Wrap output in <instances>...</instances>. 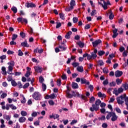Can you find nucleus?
I'll return each instance as SVG.
<instances>
[{"mask_svg":"<svg viewBox=\"0 0 128 128\" xmlns=\"http://www.w3.org/2000/svg\"><path fill=\"white\" fill-rule=\"evenodd\" d=\"M1 70H2L1 72L3 74V76H6L8 72H6V67L2 66L1 68Z\"/></svg>","mask_w":128,"mask_h":128,"instance_id":"nucleus-14","label":"nucleus"},{"mask_svg":"<svg viewBox=\"0 0 128 128\" xmlns=\"http://www.w3.org/2000/svg\"><path fill=\"white\" fill-rule=\"evenodd\" d=\"M122 80L120 79V78H117L116 80V84L119 85L120 84H122Z\"/></svg>","mask_w":128,"mask_h":128,"instance_id":"nucleus-41","label":"nucleus"},{"mask_svg":"<svg viewBox=\"0 0 128 128\" xmlns=\"http://www.w3.org/2000/svg\"><path fill=\"white\" fill-rule=\"evenodd\" d=\"M20 36H21V38H26V33L21 32H20Z\"/></svg>","mask_w":128,"mask_h":128,"instance_id":"nucleus-46","label":"nucleus"},{"mask_svg":"<svg viewBox=\"0 0 128 128\" xmlns=\"http://www.w3.org/2000/svg\"><path fill=\"white\" fill-rule=\"evenodd\" d=\"M34 124L36 126H40V121L37 120L34 122Z\"/></svg>","mask_w":128,"mask_h":128,"instance_id":"nucleus-64","label":"nucleus"},{"mask_svg":"<svg viewBox=\"0 0 128 128\" xmlns=\"http://www.w3.org/2000/svg\"><path fill=\"white\" fill-rule=\"evenodd\" d=\"M48 104L50 106H54V100H50L48 101Z\"/></svg>","mask_w":128,"mask_h":128,"instance_id":"nucleus-59","label":"nucleus"},{"mask_svg":"<svg viewBox=\"0 0 128 128\" xmlns=\"http://www.w3.org/2000/svg\"><path fill=\"white\" fill-rule=\"evenodd\" d=\"M96 14V10H93L91 12V16H92Z\"/></svg>","mask_w":128,"mask_h":128,"instance_id":"nucleus-60","label":"nucleus"},{"mask_svg":"<svg viewBox=\"0 0 128 128\" xmlns=\"http://www.w3.org/2000/svg\"><path fill=\"white\" fill-rule=\"evenodd\" d=\"M102 128H108V124H106V123H103L102 124Z\"/></svg>","mask_w":128,"mask_h":128,"instance_id":"nucleus-63","label":"nucleus"},{"mask_svg":"<svg viewBox=\"0 0 128 128\" xmlns=\"http://www.w3.org/2000/svg\"><path fill=\"white\" fill-rule=\"evenodd\" d=\"M8 64H9V66H12V68H14V62L12 61L10 62H8Z\"/></svg>","mask_w":128,"mask_h":128,"instance_id":"nucleus-42","label":"nucleus"},{"mask_svg":"<svg viewBox=\"0 0 128 128\" xmlns=\"http://www.w3.org/2000/svg\"><path fill=\"white\" fill-rule=\"evenodd\" d=\"M3 118L5 120H10V115H4Z\"/></svg>","mask_w":128,"mask_h":128,"instance_id":"nucleus-28","label":"nucleus"},{"mask_svg":"<svg viewBox=\"0 0 128 128\" xmlns=\"http://www.w3.org/2000/svg\"><path fill=\"white\" fill-rule=\"evenodd\" d=\"M88 88H90V92H92L93 90H94V86L92 85V84H90L89 86H88Z\"/></svg>","mask_w":128,"mask_h":128,"instance_id":"nucleus-53","label":"nucleus"},{"mask_svg":"<svg viewBox=\"0 0 128 128\" xmlns=\"http://www.w3.org/2000/svg\"><path fill=\"white\" fill-rule=\"evenodd\" d=\"M78 18L76 17L73 18V22L74 24H76V22H78Z\"/></svg>","mask_w":128,"mask_h":128,"instance_id":"nucleus-51","label":"nucleus"},{"mask_svg":"<svg viewBox=\"0 0 128 128\" xmlns=\"http://www.w3.org/2000/svg\"><path fill=\"white\" fill-rule=\"evenodd\" d=\"M122 71H120L118 70L115 72V76L116 78H120L122 76Z\"/></svg>","mask_w":128,"mask_h":128,"instance_id":"nucleus-13","label":"nucleus"},{"mask_svg":"<svg viewBox=\"0 0 128 128\" xmlns=\"http://www.w3.org/2000/svg\"><path fill=\"white\" fill-rule=\"evenodd\" d=\"M18 38V34H13L12 36V40H16Z\"/></svg>","mask_w":128,"mask_h":128,"instance_id":"nucleus-38","label":"nucleus"},{"mask_svg":"<svg viewBox=\"0 0 128 128\" xmlns=\"http://www.w3.org/2000/svg\"><path fill=\"white\" fill-rule=\"evenodd\" d=\"M38 80L39 82H40V84H44V79L42 76H40Z\"/></svg>","mask_w":128,"mask_h":128,"instance_id":"nucleus-31","label":"nucleus"},{"mask_svg":"<svg viewBox=\"0 0 128 128\" xmlns=\"http://www.w3.org/2000/svg\"><path fill=\"white\" fill-rule=\"evenodd\" d=\"M10 108L12 110H16V106H14V104H6V110H10Z\"/></svg>","mask_w":128,"mask_h":128,"instance_id":"nucleus-6","label":"nucleus"},{"mask_svg":"<svg viewBox=\"0 0 128 128\" xmlns=\"http://www.w3.org/2000/svg\"><path fill=\"white\" fill-rule=\"evenodd\" d=\"M77 44L78 45V46H80V48H84V43L80 41L78 42Z\"/></svg>","mask_w":128,"mask_h":128,"instance_id":"nucleus-21","label":"nucleus"},{"mask_svg":"<svg viewBox=\"0 0 128 128\" xmlns=\"http://www.w3.org/2000/svg\"><path fill=\"white\" fill-rule=\"evenodd\" d=\"M125 104L126 106V110H128V97L125 98Z\"/></svg>","mask_w":128,"mask_h":128,"instance_id":"nucleus-47","label":"nucleus"},{"mask_svg":"<svg viewBox=\"0 0 128 128\" xmlns=\"http://www.w3.org/2000/svg\"><path fill=\"white\" fill-rule=\"evenodd\" d=\"M104 54H106V52H104V51L100 50V51L98 52V55L100 56H104Z\"/></svg>","mask_w":128,"mask_h":128,"instance_id":"nucleus-32","label":"nucleus"},{"mask_svg":"<svg viewBox=\"0 0 128 128\" xmlns=\"http://www.w3.org/2000/svg\"><path fill=\"white\" fill-rule=\"evenodd\" d=\"M17 20L18 22H21L22 24H24V22L26 24H28V20L26 18H18Z\"/></svg>","mask_w":128,"mask_h":128,"instance_id":"nucleus-7","label":"nucleus"},{"mask_svg":"<svg viewBox=\"0 0 128 128\" xmlns=\"http://www.w3.org/2000/svg\"><path fill=\"white\" fill-rule=\"evenodd\" d=\"M80 82L81 84H90V82L88 81L86 79L84 78H80Z\"/></svg>","mask_w":128,"mask_h":128,"instance_id":"nucleus-12","label":"nucleus"},{"mask_svg":"<svg viewBox=\"0 0 128 128\" xmlns=\"http://www.w3.org/2000/svg\"><path fill=\"white\" fill-rule=\"evenodd\" d=\"M56 28H58L62 26V23L60 22H56Z\"/></svg>","mask_w":128,"mask_h":128,"instance_id":"nucleus-58","label":"nucleus"},{"mask_svg":"<svg viewBox=\"0 0 128 128\" xmlns=\"http://www.w3.org/2000/svg\"><path fill=\"white\" fill-rule=\"evenodd\" d=\"M89 28H90V24H87L84 26L85 30H89Z\"/></svg>","mask_w":128,"mask_h":128,"instance_id":"nucleus-54","label":"nucleus"},{"mask_svg":"<svg viewBox=\"0 0 128 128\" xmlns=\"http://www.w3.org/2000/svg\"><path fill=\"white\" fill-rule=\"evenodd\" d=\"M40 96H42L40 93L38 92H35L32 95V98H33L35 100H40Z\"/></svg>","mask_w":128,"mask_h":128,"instance_id":"nucleus-4","label":"nucleus"},{"mask_svg":"<svg viewBox=\"0 0 128 128\" xmlns=\"http://www.w3.org/2000/svg\"><path fill=\"white\" fill-rule=\"evenodd\" d=\"M20 46H24V48H30V45L28 44V42L26 41L22 42Z\"/></svg>","mask_w":128,"mask_h":128,"instance_id":"nucleus-16","label":"nucleus"},{"mask_svg":"<svg viewBox=\"0 0 128 128\" xmlns=\"http://www.w3.org/2000/svg\"><path fill=\"white\" fill-rule=\"evenodd\" d=\"M59 48H60L61 52H64V50H66V48H66L64 46H59Z\"/></svg>","mask_w":128,"mask_h":128,"instance_id":"nucleus-29","label":"nucleus"},{"mask_svg":"<svg viewBox=\"0 0 128 128\" xmlns=\"http://www.w3.org/2000/svg\"><path fill=\"white\" fill-rule=\"evenodd\" d=\"M122 92H124V89L122 88H118V90H116V89L115 88L113 91V94L116 96H118L119 94H122Z\"/></svg>","mask_w":128,"mask_h":128,"instance_id":"nucleus-5","label":"nucleus"},{"mask_svg":"<svg viewBox=\"0 0 128 128\" xmlns=\"http://www.w3.org/2000/svg\"><path fill=\"white\" fill-rule=\"evenodd\" d=\"M98 98H106V94H102V92H100L98 94Z\"/></svg>","mask_w":128,"mask_h":128,"instance_id":"nucleus-23","label":"nucleus"},{"mask_svg":"<svg viewBox=\"0 0 128 128\" xmlns=\"http://www.w3.org/2000/svg\"><path fill=\"white\" fill-rule=\"evenodd\" d=\"M17 86H18L19 88H22V84L20 82H18Z\"/></svg>","mask_w":128,"mask_h":128,"instance_id":"nucleus-56","label":"nucleus"},{"mask_svg":"<svg viewBox=\"0 0 128 128\" xmlns=\"http://www.w3.org/2000/svg\"><path fill=\"white\" fill-rule=\"evenodd\" d=\"M72 88H74V90H76L77 88H78V83L72 82Z\"/></svg>","mask_w":128,"mask_h":128,"instance_id":"nucleus-15","label":"nucleus"},{"mask_svg":"<svg viewBox=\"0 0 128 128\" xmlns=\"http://www.w3.org/2000/svg\"><path fill=\"white\" fill-rule=\"evenodd\" d=\"M34 70L36 72H40L42 74V68L38 66H35L34 67Z\"/></svg>","mask_w":128,"mask_h":128,"instance_id":"nucleus-11","label":"nucleus"},{"mask_svg":"<svg viewBox=\"0 0 128 128\" xmlns=\"http://www.w3.org/2000/svg\"><path fill=\"white\" fill-rule=\"evenodd\" d=\"M48 102V101L45 100L44 102H40V104L42 106V108H44V106H46V104Z\"/></svg>","mask_w":128,"mask_h":128,"instance_id":"nucleus-30","label":"nucleus"},{"mask_svg":"<svg viewBox=\"0 0 128 128\" xmlns=\"http://www.w3.org/2000/svg\"><path fill=\"white\" fill-rule=\"evenodd\" d=\"M128 51H124L122 53V56L126 58V56H128Z\"/></svg>","mask_w":128,"mask_h":128,"instance_id":"nucleus-61","label":"nucleus"},{"mask_svg":"<svg viewBox=\"0 0 128 128\" xmlns=\"http://www.w3.org/2000/svg\"><path fill=\"white\" fill-rule=\"evenodd\" d=\"M11 84L12 86H18V83H16V82L15 80H12V82H11Z\"/></svg>","mask_w":128,"mask_h":128,"instance_id":"nucleus-45","label":"nucleus"},{"mask_svg":"<svg viewBox=\"0 0 128 128\" xmlns=\"http://www.w3.org/2000/svg\"><path fill=\"white\" fill-rule=\"evenodd\" d=\"M115 110L118 114H122V110L120 108H118V107L116 108Z\"/></svg>","mask_w":128,"mask_h":128,"instance_id":"nucleus-52","label":"nucleus"},{"mask_svg":"<svg viewBox=\"0 0 128 128\" xmlns=\"http://www.w3.org/2000/svg\"><path fill=\"white\" fill-rule=\"evenodd\" d=\"M98 64L100 66H102L104 64V61L102 60H99L98 61Z\"/></svg>","mask_w":128,"mask_h":128,"instance_id":"nucleus-35","label":"nucleus"},{"mask_svg":"<svg viewBox=\"0 0 128 128\" xmlns=\"http://www.w3.org/2000/svg\"><path fill=\"white\" fill-rule=\"evenodd\" d=\"M18 56H24V53L21 50H18Z\"/></svg>","mask_w":128,"mask_h":128,"instance_id":"nucleus-40","label":"nucleus"},{"mask_svg":"<svg viewBox=\"0 0 128 128\" xmlns=\"http://www.w3.org/2000/svg\"><path fill=\"white\" fill-rule=\"evenodd\" d=\"M76 92H78L72 90V96L74 97L78 96V94H76Z\"/></svg>","mask_w":128,"mask_h":128,"instance_id":"nucleus-55","label":"nucleus"},{"mask_svg":"<svg viewBox=\"0 0 128 128\" xmlns=\"http://www.w3.org/2000/svg\"><path fill=\"white\" fill-rule=\"evenodd\" d=\"M96 54H98V50L96 48H94V52H91V56L93 58V60H94V58H96L98 57V55H96Z\"/></svg>","mask_w":128,"mask_h":128,"instance_id":"nucleus-8","label":"nucleus"},{"mask_svg":"<svg viewBox=\"0 0 128 128\" xmlns=\"http://www.w3.org/2000/svg\"><path fill=\"white\" fill-rule=\"evenodd\" d=\"M20 114L22 116H28V113L26 112L24 110L21 111Z\"/></svg>","mask_w":128,"mask_h":128,"instance_id":"nucleus-33","label":"nucleus"},{"mask_svg":"<svg viewBox=\"0 0 128 128\" xmlns=\"http://www.w3.org/2000/svg\"><path fill=\"white\" fill-rule=\"evenodd\" d=\"M114 15L112 14V11L110 12V14L109 16V19L111 20H114Z\"/></svg>","mask_w":128,"mask_h":128,"instance_id":"nucleus-26","label":"nucleus"},{"mask_svg":"<svg viewBox=\"0 0 128 128\" xmlns=\"http://www.w3.org/2000/svg\"><path fill=\"white\" fill-rule=\"evenodd\" d=\"M42 90L43 92H46V85L44 83H42Z\"/></svg>","mask_w":128,"mask_h":128,"instance_id":"nucleus-36","label":"nucleus"},{"mask_svg":"<svg viewBox=\"0 0 128 128\" xmlns=\"http://www.w3.org/2000/svg\"><path fill=\"white\" fill-rule=\"evenodd\" d=\"M126 98L128 97L126 96V94L121 95L120 97H118L116 98L118 104H122L124 102H126Z\"/></svg>","mask_w":128,"mask_h":128,"instance_id":"nucleus-3","label":"nucleus"},{"mask_svg":"<svg viewBox=\"0 0 128 128\" xmlns=\"http://www.w3.org/2000/svg\"><path fill=\"white\" fill-rule=\"evenodd\" d=\"M36 6L32 2L30 3L28 2H27V3H26V7L28 8H36Z\"/></svg>","mask_w":128,"mask_h":128,"instance_id":"nucleus-10","label":"nucleus"},{"mask_svg":"<svg viewBox=\"0 0 128 128\" xmlns=\"http://www.w3.org/2000/svg\"><path fill=\"white\" fill-rule=\"evenodd\" d=\"M102 72L104 74H108V69L106 68H104L102 70Z\"/></svg>","mask_w":128,"mask_h":128,"instance_id":"nucleus-48","label":"nucleus"},{"mask_svg":"<svg viewBox=\"0 0 128 128\" xmlns=\"http://www.w3.org/2000/svg\"><path fill=\"white\" fill-rule=\"evenodd\" d=\"M74 8H72V6H70V7L66 8L65 9L66 12H70L72 10H73Z\"/></svg>","mask_w":128,"mask_h":128,"instance_id":"nucleus-49","label":"nucleus"},{"mask_svg":"<svg viewBox=\"0 0 128 128\" xmlns=\"http://www.w3.org/2000/svg\"><path fill=\"white\" fill-rule=\"evenodd\" d=\"M28 86H30V83L28 82L25 84L24 86H23V88H28Z\"/></svg>","mask_w":128,"mask_h":128,"instance_id":"nucleus-50","label":"nucleus"},{"mask_svg":"<svg viewBox=\"0 0 128 128\" xmlns=\"http://www.w3.org/2000/svg\"><path fill=\"white\" fill-rule=\"evenodd\" d=\"M11 10H12V12H13L14 14H16L18 12V8H16V7L13 6L12 8H11Z\"/></svg>","mask_w":128,"mask_h":128,"instance_id":"nucleus-25","label":"nucleus"},{"mask_svg":"<svg viewBox=\"0 0 128 128\" xmlns=\"http://www.w3.org/2000/svg\"><path fill=\"white\" fill-rule=\"evenodd\" d=\"M59 15L61 20H64V13H60Z\"/></svg>","mask_w":128,"mask_h":128,"instance_id":"nucleus-44","label":"nucleus"},{"mask_svg":"<svg viewBox=\"0 0 128 128\" xmlns=\"http://www.w3.org/2000/svg\"><path fill=\"white\" fill-rule=\"evenodd\" d=\"M13 70H14L13 67H12L11 66H8V72H12Z\"/></svg>","mask_w":128,"mask_h":128,"instance_id":"nucleus-62","label":"nucleus"},{"mask_svg":"<svg viewBox=\"0 0 128 128\" xmlns=\"http://www.w3.org/2000/svg\"><path fill=\"white\" fill-rule=\"evenodd\" d=\"M70 6H71V8H74V6H76V1L74 0H71L70 2Z\"/></svg>","mask_w":128,"mask_h":128,"instance_id":"nucleus-22","label":"nucleus"},{"mask_svg":"<svg viewBox=\"0 0 128 128\" xmlns=\"http://www.w3.org/2000/svg\"><path fill=\"white\" fill-rule=\"evenodd\" d=\"M56 98V95L54 94H52L50 95V98H51L52 100H54Z\"/></svg>","mask_w":128,"mask_h":128,"instance_id":"nucleus-57","label":"nucleus"},{"mask_svg":"<svg viewBox=\"0 0 128 128\" xmlns=\"http://www.w3.org/2000/svg\"><path fill=\"white\" fill-rule=\"evenodd\" d=\"M66 96L68 98H72V94H70V92H66Z\"/></svg>","mask_w":128,"mask_h":128,"instance_id":"nucleus-27","label":"nucleus"},{"mask_svg":"<svg viewBox=\"0 0 128 128\" xmlns=\"http://www.w3.org/2000/svg\"><path fill=\"white\" fill-rule=\"evenodd\" d=\"M8 96V94L6 93H2V94L0 96V98H6Z\"/></svg>","mask_w":128,"mask_h":128,"instance_id":"nucleus-43","label":"nucleus"},{"mask_svg":"<svg viewBox=\"0 0 128 128\" xmlns=\"http://www.w3.org/2000/svg\"><path fill=\"white\" fill-rule=\"evenodd\" d=\"M95 100H96V98H94V96H92L90 99V104H92V102Z\"/></svg>","mask_w":128,"mask_h":128,"instance_id":"nucleus-37","label":"nucleus"},{"mask_svg":"<svg viewBox=\"0 0 128 128\" xmlns=\"http://www.w3.org/2000/svg\"><path fill=\"white\" fill-rule=\"evenodd\" d=\"M76 94L78 98H80L82 100H86V96L80 94V93H78V92H76Z\"/></svg>","mask_w":128,"mask_h":128,"instance_id":"nucleus-18","label":"nucleus"},{"mask_svg":"<svg viewBox=\"0 0 128 128\" xmlns=\"http://www.w3.org/2000/svg\"><path fill=\"white\" fill-rule=\"evenodd\" d=\"M102 104V101L100 99L96 100L94 104H92V107L90 108V112H98V108H100V105Z\"/></svg>","mask_w":128,"mask_h":128,"instance_id":"nucleus-1","label":"nucleus"},{"mask_svg":"<svg viewBox=\"0 0 128 128\" xmlns=\"http://www.w3.org/2000/svg\"><path fill=\"white\" fill-rule=\"evenodd\" d=\"M122 86L125 90H128V83H126L125 84H123Z\"/></svg>","mask_w":128,"mask_h":128,"instance_id":"nucleus-34","label":"nucleus"},{"mask_svg":"<svg viewBox=\"0 0 128 128\" xmlns=\"http://www.w3.org/2000/svg\"><path fill=\"white\" fill-rule=\"evenodd\" d=\"M77 70L79 72H84V67H82V66H78L77 68Z\"/></svg>","mask_w":128,"mask_h":128,"instance_id":"nucleus-24","label":"nucleus"},{"mask_svg":"<svg viewBox=\"0 0 128 128\" xmlns=\"http://www.w3.org/2000/svg\"><path fill=\"white\" fill-rule=\"evenodd\" d=\"M104 4H102V8H103L104 10H108V4L106 3V1H104L103 2Z\"/></svg>","mask_w":128,"mask_h":128,"instance_id":"nucleus-20","label":"nucleus"},{"mask_svg":"<svg viewBox=\"0 0 128 128\" xmlns=\"http://www.w3.org/2000/svg\"><path fill=\"white\" fill-rule=\"evenodd\" d=\"M101 42H102V40L99 39L95 40L94 42H92V44L94 48H96L98 46V44H100Z\"/></svg>","mask_w":128,"mask_h":128,"instance_id":"nucleus-9","label":"nucleus"},{"mask_svg":"<svg viewBox=\"0 0 128 128\" xmlns=\"http://www.w3.org/2000/svg\"><path fill=\"white\" fill-rule=\"evenodd\" d=\"M66 88H67V90L66 91V92H70L71 89H70V88L69 84H67Z\"/></svg>","mask_w":128,"mask_h":128,"instance_id":"nucleus-39","label":"nucleus"},{"mask_svg":"<svg viewBox=\"0 0 128 128\" xmlns=\"http://www.w3.org/2000/svg\"><path fill=\"white\" fill-rule=\"evenodd\" d=\"M72 31H69L68 32L66 35L65 36V38H66V40H68L70 38V36H72Z\"/></svg>","mask_w":128,"mask_h":128,"instance_id":"nucleus-17","label":"nucleus"},{"mask_svg":"<svg viewBox=\"0 0 128 128\" xmlns=\"http://www.w3.org/2000/svg\"><path fill=\"white\" fill-rule=\"evenodd\" d=\"M111 118V120L112 122H116V120H118V116L116 114V113L114 112H108V114H107L106 116V120H108L110 118Z\"/></svg>","mask_w":128,"mask_h":128,"instance_id":"nucleus-2","label":"nucleus"},{"mask_svg":"<svg viewBox=\"0 0 128 128\" xmlns=\"http://www.w3.org/2000/svg\"><path fill=\"white\" fill-rule=\"evenodd\" d=\"M26 120V118L24 116H21L19 119H18V122H19L22 123L24 122Z\"/></svg>","mask_w":128,"mask_h":128,"instance_id":"nucleus-19","label":"nucleus"}]
</instances>
